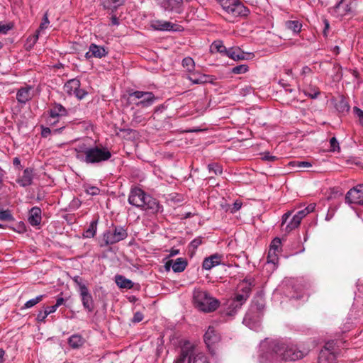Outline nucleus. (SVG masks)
Instances as JSON below:
<instances>
[{
	"instance_id": "f257e3e1",
	"label": "nucleus",
	"mask_w": 363,
	"mask_h": 363,
	"mask_svg": "<svg viewBox=\"0 0 363 363\" xmlns=\"http://www.w3.org/2000/svg\"><path fill=\"white\" fill-rule=\"evenodd\" d=\"M267 344V351L261 354V358L269 363L279 360L294 362L303 359L308 354V350L291 342L272 340Z\"/></svg>"
},
{
	"instance_id": "f03ea898",
	"label": "nucleus",
	"mask_w": 363,
	"mask_h": 363,
	"mask_svg": "<svg viewBox=\"0 0 363 363\" xmlns=\"http://www.w3.org/2000/svg\"><path fill=\"white\" fill-rule=\"evenodd\" d=\"M76 151V157L86 164H99L108 161L111 157L110 150L103 146L79 147Z\"/></svg>"
},
{
	"instance_id": "7ed1b4c3",
	"label": "nucleus",
	"mask_w": 363,
	"mask_h": 363,
	"mask_svg": "<svg viewBox=\"0 0 363 363\" xmlns=\"http://www.w3.org/2000/svg\"><path fill=\"white\" fill-rule=\"evenodd\" d=\"M194 301L196 307L199 311L205 313L215 311L220 304L218 299L211 296L207 291L202 290L194 291Z\"/></svg>"
},
{
	"instance_id": "20e7f679",
	"label": "nucleus",
	"mask_w": 363,
	"mask_h": 363,
	"mask_svg": "<svg viewBox=\"0 0 363 363\" xmlns=\"http://www.w3.org/2000/svg\"><path fill=\"white\" fill-rule=\"evenodd\" d=\"M223 9L233 17L246 16L248 9L240 0H216Z\"/></svg>"
},
{
	"instance_id": "39448f33",
	"label": "nucleus",
	"mask_w": 363,
	"mask_h": 363,
	"mask_svg": "<svg viewBox=\"0 0 363 363\" xmlns=\"http://www.w3.org/2000/svg\"><path fill=\"white\" fill-rule=\"evenodd\" d=\"M128 236L127 230L123 226H113V230H106L103 233V238L100 244L101 247H106L125 240Z\"/></svg>"
},
{
	"instance_id": "423d86ee",
	"label": "nucleus",
	"mask_w": 363,
	"mask_h": 363,
	"mask_svg": "<svg viewBox=\"0 0 363 363\" xmlns=\"http://www.w3.org/2000/svg\"><path fill=\"white\" fill-rule=\"evenodd\" d=\"M128 95L131 104L143 108L152 106L157 99V97L150 91H135Z\"/></svg>"
},
{
	"instance_id": "0eeeda50",
	"label": "nucleus",
	"mask_w": 363,
	"mask_h": 363,
	"mask_svg": "<svg viewBox=\"0 0 363 363\" xmlns=\"http://www.w3.org/2000/svg\"><path fill=\"white\" fill-rule=\"evenodd\" d=\"M357 9V0H340L335 6L330 8V11L336 16H345L354 14Z\"/></svg>"
},
{
	"instance_id": "6e6552de",
	"label": "nucleus",
	"mask_w": 363,
	"mask_h": 363,
	"mask_svg": "<svg viewBox=\"0 0 363 363\" xmlns=\"http://www.w3.org/2000/svg\"><path fill=\"white\" fill-rule=\"evenodd\" d=\"M160 6L170 13L180 14L184 11V0H157Z\"/></svg>"
},
{
	"instance_id": "1a4fd4ad",
	"label": "nucleus",
	"mask_w": 363,
	"mask_h": 363,
	"mask_svg": "<svg viewBox=\"0 0 363 363\" xmlns=\"http://www.w3.org/2000/svg\"><path fill=\"white\" fill-rule=\"evenodd\" d=\"M147 196L143 189L139 187L134 186L130 189L128 199V203L138 208L141 209V207L144 206L145 201Z\"/></svg>"
},
{
	"instance_id": "9d476101",
	"label": "nucleus",
	"mask_w": 363,
	"mask_h": 363,
	"mask_svg": "<svg viewBox=\"0 0 363 363\" xmlns=\"http://www.w3.org/2000/svg\"><path fill=\"white\" fill-rule=\"evenodd\" d=\"M345 201L348 203L363 205V184H359L351 189L346 194Z\"/></svg>"
},
{
	"instance_id": "9b49d317",
	"label": "nucleus",
	"mask_w": 363,
	"mask_h": 363,
	"mask_svg": "<svg viewBox=\"0 0 363 363\" xmlns=\"http://www.w3.org/2000/svg\"><path fill=\"white\" fill-rule=\"evenodd\" d=\"M247 299L248 297L246 295H244L243 294L238 291L234 298L228 305V307L225 311V315L228 316L234 315Z\"/></svg>"
},
{
	"instance_id": "f8f14e48",
	"label": "nucleus",
	"mask_w": 363,
	"mask_h": 363,
	"mask_svg": "<svg viewBox=\"0 0 363 363\" xmlns=\"http://www.w3.org/2000/svg\"><path fill=\"white\" fill-rule=\"evenodd\" d=\"M50 116V123L53 125L58 121L57 118L68 115V111L61 104L53 103L48 111Z\"/></svg>"
},
{
	"instance_id": "ddd939ff",
	"label": "nucleus",
	"mask_w": 363,
	"mask_h": 363,
	"mask_svg": "<svg viewBox=\"0 0 363 363\" xmlns=\"http://www.w3.org/2000/svg\"><path fill=\"white\" fill-rule=\"evenodd\" d=\"M144 206L141 209L145 211L148 214H157L163 210L162 206L160 203L159 201L147 194Z\"/></svg>"
},
{
	"instance_id": "4468645a",
	"label": "nucleus",
	"mask_w": 363,
	"mask_h": 363,
	"mask_svg": "<svg viewBox=\"0 0 363 363\" xmlns=\"http://www.w3.org/2000/svg\"><path fill=\"white\" fill-rule=\"evenodd\" d=\"M291 211H287L285 213L281 218V229L286 233H290L291 230L297 228L301 224V220H298L295 215L293 216L289 223H286L287 220L290 218Z\"/></svg>"
},
{
	"instance_id": "2eb2a0df",
	"label": "nucleus",
	"mask_w": 363,
	"mask_h": 363,
	"mask_svg": "<svg viewBox=\"0 0 363 363\" xmlns=\"http://www.w3.org/2000/svg\"><path fill=\"white\" fill-rule=\"evenodd\" d=\"M79 292L84 309L88 312H92L94 309V303L93 297L89 293L88 288L82 287V290Z\"/></svg>"
},
{
	"instance_id": "dca6fc26",
	"label": "nucleus",
	"mask_w": 363,
	"mask_h": 363,
	"mask_svg": "<svg viewBox=\"0 0 363 363\" xmlns=\"http://www.w3.org/2000/svg\"><path fill=\"white\" fill-rule=\"evenodd\" d=\"M107 54L108 51L104 46L91 43L89 45V51L85 54V57L86 59H90L91 57L102 58L106 56Z\"/></svg>"
},
{
	"instance_id": "f3484780",
	"label": "nucleus",
	"mask_w": 363,
	"mask_h": 363,
	"mask_svg": "<svg viewBox=\"0 0 363 363\" xmlns=\"http://www.w3.org/2000/svg\"><path fill=\"white\" fill-rule=\"evenodd\" d=\"M220 335L213 326H209L203 335V340L208 348L220 341Z\"/></svg>"
},
{
	"instance_id": "a211bd4d",
	"label": "nucleus",
	"mask_w": 363,
	"mask_h": 363,
	"mask_svg": "<svg viewBox=\"0 0 363 363\" xmlns=\"http://www.w3.org/2000/svg\"><path fill=\"white\" fill-rule=\"evenodd\" d=\"M223 255L218 253H215L208 257H206L202 263L203 269L210 270L213 267L219 265L223 259Z\"/></svg>"
},
{
	"instance_id": "6ab92c4d",
	"label": "nucleus",
	"mask_w": 363,
	"mask_h": 363,
	"mask_svg": "<svg viewBox=\"0 0 363 363\" xmlns=\"http://www.w3.org/2000/svg\"><path fill=\"white\" fill-rule=\"evenodd\" d=\"M33 169L27 167L23 170V175L16 179V182L22 187L30 186L33 179Z\"/></svg>"
},
{
	"instance_id": "aec40b11",
	"label": "nucleus",
	"mask_w": 363,
	"mask_h": 363,
	"mask_svg": "<svg viewBox=\"0 0 363 363\" xmlns=\"http://www.w3.org/2000/svg\"><path fill=\"white\" fill-rule=\"evenodd\" d=\"M32 86H26L19 89L16 93V99L19 104H25L33 97Z\"/></svg>"
},
{
	"instance_id": "412c9836",
	"label": "nucleus",
	"mask_w": 363,
	"mask_h": 363,
	"mask_svg": "<svg viewBox=\"0 0 363 363\" xmlns=\"http://www.w3.org/2000/svg\"><path fill=\"white\" fill-rule=\"evenodd\" d=\"M254 286L255 279L253 278H245L239 284L238 291L249 298Z\"/></svg>"
},
{
	"instance_id": "4be33fe9",
	"label": "nucleus",
	"mask_w": 363,
	"mask_h": 363,
	"mask_svg": "<svg viewBox=\"0 0 363 363\" xmlns=\"http://www.w3.org/2000/svg\"><path fill=\"white\" fill-rule=\"evenodd\" d=\"M188 79L194 84H201L208 82H212L213 76L201 74L198 72H192L188 77Z\"/></svg>"
},
{
	"instance_id": "5701e85b",
	"label": "nucleus",
	"mask_w": 363,
	"mask_h": 363,
	"mask_svg": "<svg viewBox=\"0 0 363 363\" xmlns=\"http://www.w3.org/2000/svg\"><path fill=\"white\" fill-rule=\"evenodd\" d=\"M41 209L39 207L34 206L29 211L28 222L32 226H37L40 224Z\"/></svg>"
},
{
	"instance_id": "b1692460",
	"label": "nucleus",
	"mask_w": 363,
	"mask_h": 363,
	"mask_svg": "<svg viewBox=\"0 0 363 363\" xmlns=\"http://www.w3.org/2000/svg\"><path fill=\"white\" fill-rule=\"evenodd\" d=\"M81 86L80 80L77 78H74L68 80L64 85V91L69 96H72Z\"/></svg>"
},
{
	"instance_id": "393cba45",
	"label": "nucleus",
	"mask_w": 363,
	"mask_h": 363,
	"mask_svg": "<svg viewBox=\"0 0 363 363\" xmlns=\"http://www.w3.org/2000/svg\"><path fill=\"white\" fill-rule=\"evenodd\" d=\"M152 26L157 30H177V29L174 28L175 26H177V25L169 21L157 20L153 21Z\"/></svg>"
},
{
	"instance_id": "a878e982",
	"label": "nucleus",
	"mask_w": 363,
	"mask_h": 363,
	"mask_svg": "<svg viewBox=\"0 0 363 363\" xmlns=\"http://www.w3.org/2000/svg\"><path fill=\"white\" fill-rule=\"evenodd\" d=\"M337 355L326 350H321L319 353L318 363H336Z\"/></svg>"
},
{
	"instance_id": "bb28decb",
	"label": "nucleus",
	"mask_w": 363,
	"mask_h": 363,
	"mask_svg": "<svg viewBox=\"0 0 363 363\" xmlns=\"http://www.w3.org/2000/svg\"><path fill=\"white\" fill-rule=\"evenodd\" d=\"M181 354L182 355V359H186L188 357L189 360L190 358H194V357L196 354L195 353L194 345L189 342H186L182 348Z\"/></svg>"
},
{
	"instance_id": "cd10ccee",
	"label": "nucleus",
	"mask_w": 363,
	"mask_h": 363,
	"mask_svg": "<svg viewBox=\"0 0 363 363\" xmlns=\"http://www.w3.org/2000/svg\"><path fill=\"white\" fill-rule=\"evenodd\" d=\"M124 2V0H102L101 4L104 9L114 12L119 6L123 5Z\"/></svg>"
},
{
	"instance_id": "c85d7f7f",
	"label": "nucleus",
	"mask_w": 363,
	"mask_h": 363,
	"mask_svg": "<svg viewBox=\"0 0 363 363\" xmlns=\"http://www.w3.org/2000/svg\"><path fill=\"white\" fill-rule=\"evenodd\" d=\"M225 55L234 60H240L245 58L244 52L239 48H230L227 49Z\"/></svg>"
},
{
	"instance_id": "c756f323",
	"label": "nucleus",
	"mask_w": 363,
	"mask_h": 363,
	"mask_svg": "<svg viewBox=\"0 0 363 363\" xmlns=\"http://www.w3.org/2000/svg\"><path fill=\"white\" fill-rule=\"evenodd\" d=\"M84 342V339L79 335H73L68 340L69 345L73 349L79 348Z\"/></svg>"
},
{
	"instance_id": "7c9ffc66",
	"label": "nucleus",
	"mask_w": 363,
	"mask_h": 363,
	"mask_svg": "<svg viewBox=\"0 0 363 363\" xmlns=\"http://www.w3.org/2000/svg\"><path fill=\"white\" fill-rule=\"evenodd\" d=\"M116 283L118 286L122 289H130L133 287V281L122 275L116 276Z\"/></svg>"
},
{
	"instance_id": "2f4dec72",
	"label": "nucleus",
	"mask_w": 363,
	"mask_h": 363,
	"mask_svg": "<svg viewBox=\"0 0 363 363\" xmlns=\"http://www.w3.org/2000/svg\"><path fill=\"white\" fill-rule=\"evenodd\" d=\"M203 238L201 236H199L194 238L188 245V253L190 257H193L195 255V252L202 243H203Z\"/></svg>"
},
{
	"instance_id": "473e14b6",
	"label": "nucleus",
	"mask_w": 363,
	"mask_h": 363,
	"mask_svg": "<svg viewBox=\"0 0 363 363\" xmlns=\"http://www.w3.org/2000/svg\"><path fill=\"white\" fill-rule=\"evenodd\" d=\"M210 51L211 53L219 52L225 55L227 48L224 46L221 40H215L210 47Z\"/></svg>"
},
{
	"instance_id": "72a5a7b5",
	"label": "nucleus",
	"mask_w": 363,
	"mask_h": 363,
	"mask_svg": "<svg viewBox=\"0 0 363 363\" xmlns=\"http://www.w3.org/2000/svg\"><path fill=\"white\" fill-rule=\"evenodd\" d=\"M97 223L98 219L92 220L89 228L83 233V236L86 238H94L96 233Z\"/></svg>"
},
{
	"instance_id": "f704fd0d",
	"label": "nucleus",
	"mask_w": 363,
	"mask_h": 363,
	"mask_svg": "<svg viewBox=\"0 0 363 363\" xmlns=\"http://www.w3.org/2000/svg\"><path fill=\"white\" fill-rule=\"evenodd\" d=\"M335 106L338 112L342 113H347L350 108L347 101L343 97H341L340 100L337 101Z\"/></svg>"
},
{
	"instance_id": "c9c22d12",
	"label": "nucleus",
	"mask_w": 363,
	"mask_h": 363,
	"mask_svg": "<svg viewBox=\"0 0 363 363\" xmlns=\"http://www.w3.org/2000/svg\"><path fill=\"white\" fill-rule=\"evenodd\" d=\"M303 93L306 96L311 99H316L320 94V89L315 85H309L308 87L303 90Z\"/></svg>"
},
{
	"instance_id": "e433bc0d",
	"label": "nucleus",
	"mask_w": 363,
	"mask_h": 363,
	"mask_svg": "<svg viewBox=\"0 0 363 363\" xmlns=\"http://www.w3.org/2000/svg\"><path fill=\"white\" fill-rule=\"evenodd\" d=\"M187 266V262L183 258H177L173 262L172 269L174 272H182Z\"/></svg>"
},
{
	"instance_id": "4c0bfd02",
	"label": "nucleus",
	"mask_w": 363,
	"mask_h": 363,
	"mask_svg": "<svg viewBox=\"0 0 363 363\" xmlns=\"http://www.w3.org/2000/svg\"><path fill=\"white\" fill-rule=\"evenodd\" d=\"M286 27L294 33H298L301 30L302 24L298 21H288L286 22Z\"/></svg>"
},
{
	"instance_id": "58836bf2",
	"label": "nucleus",
	"mask_w": 363,
	"mask_h": 363,
	"mask_svg": "<svg viewBox=\"0 0 363 363\" xmlns=\"http://www.w3.org/2000/svg\"><path fill=\"white\" fill-rule=\"evenodd\" d=\"M189 363H209L207 357L202 352L196 353L194 358L188 360Z\"/></svg>"
},
{
	"instance_id": "ea45409f",
	"label": "nucleus",
	"mask_w": 363,
	"mask_h": 363,
	"mask_svg": "<svg viewBox=\"0 0 363 363\" xmlns=\"http://www.w3.org/2000/svg\"><path fill=\"white\" fill-rule=\"evenodd\" d=\"M50 23L49 19H48V11H46L43 17L42 22L40 24L39 28L37 30V34L35 35V40L38 39V35L40 32L45 28H48V25Z\"/></svg>"
},
{
	"instance_id": "a19ab883",
	"label": "nucleus",
	"mask_w": 363,
	"mask_h": 363,
	"mask_svg": "<svg viewBox=\"0 0 363 363\" xmlns=\"http://www.w3.org/2000/svg\"><path fill=\"white\" fill-rule=\"evenodd\" d=\"M182 66L186 68L189 72H193L195 67V63L191 57H187L183 59Z\"/></svg>"
},
{
	"instance_id": "79ce46f5",
	"label": "nucleus",
	"mask_w": 363,
	"mask_h": 363,
	"mask_svg": "<svg viewBox=\"0 0 363 363\" xmlns=\"http://www.w3.org/2000/svg\"><path fill=\"white\" fill-rule=\"evenodd\" d=\"M45 295L42 294L36 296L34 298H32L28 301H26L23 307V308H30L40 303L44 298Z\"/></svg>"
},
{
	"instance_id": "37998d69",
	"label": "nucleus",
	"mask_w": 363,
	"mask_h": 363,
	"mask_svg": "<svg viewBox=\"0 0 363 363\" xmlns=\"http://www.w3.org/2000/svg\"><path fill=\"white\" fill-rule=\"evenodd\" d=\"M322 350H326L327 351L330 352L337 355L338 353V348L336 347V343L335 342L334 340L327 342Z\"/></svg>"
},
{
	"instance_id": "c03bdc74",
	"label": "nucleus",
	"mask_w": 363,
	"mask_h": 363,
	"mask_svg": "<svg viewBox=\"0 0 363 363\" xmlns=\"http://www.w3.org/2000/svg\"><path fill=\"white\" fill-rule=\"evenodd\" d=\"M208 169L210 172H213L216 175L223 173L222 167L218 163H211L208 165Z\"/></svg>"
},
{
	"instance_id": "a18cd8bd",
	"label": "nucleus",
	"mask_w": 363,
	"mask_h": 363,
	"mask_svg": "<svg viewBox=\"0 0 363 363\" xmlns=\"http://www.w3.org/2000/svg\"><path fill=\"white\" fill-rule=\"evenodd\" d=\"M249 69V67L247 65H240L236 66L232 69V73L235 74H244L247 72Z\"/></svg>"
},
{
	"instance_id": "49530a36",
	"label": "nucleus",
	"mask_w": 363,
	"mask_h": 363,
	"mask_svg": "<svg viewBox=\"0 0 363 363\" xmlns=\"http://www.w3.org/2000/svg\"><path fill=\"white\" fill-rule=\"evenodd\" d=\"M281 242L280 238H275L271 242L269 250H272L273 252H279V249L281 247Z\"/></svg>"
},
{
	"instance_id": "de8ad7c7",
	"label": "nucleus",
	"mask_w": 363,
	"mask_h": 363,
	"mask_svg": "<svg viewBox=\"0 0 363 363\" xmlns=\"http://www.w3.org/2000/svg\"><path fill=\"white\" fill-rule=\"evenodd\" d=\"M291 164L293 167H296L299 169L312 167V164L307 161H293Z\"/></svg>"
},
{
	"instance_id": "09e8293b",
	"label": "nucleus",
	"mask_w": 363,
	"mask_h": 363,
	"mask_svg": "<svg viewBox=\"0 0 363 363\" xmlns=\"http://www.w3.org/2000/svg\"><path fill=\"white\" fill-rule=\"evenodd\" d=\"M0 220L12 221L13 220V217L9 210L0 211Z\"/></svg>"
},
{
	"instance_id": "8fccbe9b",
	"label": "nucleus",
	"mask_w": 363,
	"mask_h": 363,
	"mask_svg": "<svg viewBox=\"0 0 363 363\" xmlns=\"http://www.w3.org/2000/svg\"><path fill=\"white\" fill-rule=\"evenodd\" d=\"M85 191L87 194L91 196H96L100 194L101 190L97 186H89L86 187Z\"/></svg>"
},
{
	"instance_id": "3c124183",
	"label": "nucleus",
	"mask_w": 363,
	"mask_h": 363,
	"mask_svg": "<svg viewBox=\"0 0 363 363\" xmlns=\"http://www.w3.org/2000/svg\"><path fill=\"white\" fill-rule=\"evenodd\" d=\"M13 27V23H9L6 24H4L2 22H0V33L6 34L10 30H11Z\"/></svg>"
},
{
	"instance_id": "603ef678",
	"label": "nucleus",
	"mask_w": 363,
	"mask_h": 363,
	"mask_svg": "<svg viewBox=\"0 0 363 363\" xmlns=\"http://www.w3.org/2000/svg\"><path fill=\"white\" fill-rule=\"evenodd\" d=\"M278 252H273L272 250H269L268 256H267V262L275 264L278 262Z\"/></svg>"
},
{
	"instance_id": "864d4df0",
	"label": "nucleus",
	"mask_w": 363,
	"mask_h": 363,
	"mask_svg": "<svg viewBox=\"0 0 363 363\" xmlns=\"http://www.w3.org/2000/svg\"><path fill=\"white\" fill-rule=\"evenodd\" d=\"M74 283L78 286V291H80L84 288L87 286L82 282V279L79 276H75L72 278Z\"/></svg>"
},
{
	"instance_id": "5fc2aeb1",
	"label": "nucleus",
	"mask_w": 363,
	"mask_h": 363,
	"mask_svg": "<svg viewBox=\"0 0 363 363\" xmlns=\"http://www.w3.org/2000/svg\"><path fill=\"white\" fill-rule=\"evenodd\" d=\"M132 122L138 124L145 122V119L142 114H140L138 112H135L133 115Z\"/></svg>"
},
{
	"instance_id": "6e6d98bb",
	"label": "nucleus",
	"mask_w": 363,
	"mask_h": 363,
	"mask_svg": "<svg viewBox=\"0 0 363 363\" xmlns=\"http://www.w3.org/2000/svg\"><path fill=\"white\" fill-rule=\"evenodd\" d=\"M88 94V92L85 91L84 89L78 88L77 90L74 94V96H75L76 98H77L79 100H82L84 99L86 95Z\"/></svg>"
},
{
	"instance_id": "4d7b16f0",
	"label": "nucleus",
	"mask_w": 363,
	"mask_h": 363,
	"mask_svg": "<svg viewBox=\"0 0 363 363\" xmlns=\"http://www.w3.org/2000/svg\"><path fill=\"white\" fill-rule=\"evenodd\" d=\"M353 110L359 118V123L363 126V111L357 106H354Z\"/></svg>"
},
{
	"instance_id": "13d9d810",
	"label": "nucleus",
	"mask_w": 363,
	"mask_h": 363,
	"mask_svg": "<svg viewBox=\"0 0 363 363\" xmlns=\"http://www.w3.org/2000/svg\"><path fill=\"white\" fill-rule=\"evenodd\" d=\"M48 313L45 311H40L37 314L36 320L38 322H45V318L48 317Z\"/></svg>"
},
{
	"instance_id": "bf43d9fd",
	"label": "nucleus",
	"mask_w": 363,
	"mask_h": 363,
	"mask_svg": "<svg viewBox=\"0 0 363 363\" xmlns=\"http://www.w3.org/2000/svg\"><path fill=\"white\" fill-rule=\"evenodd\" d=\"M143 318H144L143 314L140 311H137L133 315L132 322L133 323H139L143 320Z\"/></svg>"
},
{
	"instance_id": "052dcab7",
	"label": "nucleus",
	"mask_w": 363,
	"mask_h": 363,
	"mask_svg": "<svg viewBox=\"0 0 363 363\" xmlns=\"http://www.w3.org/2000/svg\"><path fill=\"white\" fill-rule=\"evenodd\" d=\"M330 143L331 150L335 151L337 148V149L340 148L339 143H338V141L337 140V139L335 137H333L330 140Z\"/></svg>"
},
{
	"instance_id": "680f3d73",
	"label": "nucleus",
	"mask_w": 363,
	"mask_h": 363,
	"mask_svg": "<svg viewBox=\"0 0 363 363\" xmlns=\"http://www.w3.org/2000/svg\"><path fill=\"white\" fill-rule=\"evenodd\" d=\"M242 207V203L239 201H235L233 204V207L230 208V212L232 213H235L236 211H239Z\"/></svg>"
},
{
	"instance_id": "e2e57ef3",
	"label": "nucleus",
	"mask_w": 363,
	"mask_h": 363,
	"mask_svg": "<svg viewBox=\"0 0 363 363\" xmlns=\"http://www.w3.org/2000/svg\"><path fill=\"white\" fill-rule=\"evenodd\" d=\"M254 304L255 306H256V308L258 310V311H262L264 309V301L262 298H259L256 301H254Z\"/></svg>"
},
{
	"instance_id": "0e129e2a",
	"label": "nucleus",
	"mask_w": 363,
	"mask_h": 363,
	"mask_svg": "<svg viewBox=\"0 0 363 363\" xmlns=\"http://www.w3.org/2000/svg\"><path fill=\"white\" fill-rule=\"evenodd\" d=\"M308 215L306 213V210L303 208L302 210L298 211L296 214L295 216L298 218L301 221V220Z\"/></svg>"
},
{
	"instance_id": "69168bd1",
	"label": "nucleus",
	"mask_w": 363,
	"mask_h": 363,
	"mask_svg": "<svg viewBox=\"0 0 363 363\" xmlns=\"http://www.w3.org/2000/svg\"><path fill=\"white\" fill-rule=\"evenodd\" d=\"M51 133V130L48 127H43L41 131V136L43 138L48 137Z\"/></svg>"
},
{
	"instance_id": "338daca9",
	"label": "nucleus",
	"mask_w": 363,
	"mask_h": 363,
	"mask_svg": "<svg viewBox=\"0 0 363 363\" xmlns=\"http://www.w3.org/2000/svg\"><path fill=\"white\" fill-rule=\"evenodd\" d=\"M323 23H324V29H323V34L324 35V37H327L328 36V31L329 30V28H330V23L328 22V21L327 19H324L323 20Z\"/></svg>"
},
{
	"instance_id": "774afa93",
	"label": "nucleus",
	"mask_w": 363,
	"mask_h": 363,
	"mask_svg": "<svg viewBox=\"0 0 363 363\" xmlns=\"http://www.w3.org/2000/svg\"><path fill=\"white\" fill-rule=\"evenodd\" d=\"M13 164L14 167L18 168V169H22V165L21 164V160L18 157H14L13 160Z\"/></svg>"
}]
</instances>
